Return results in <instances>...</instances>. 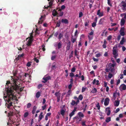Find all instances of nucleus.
<instances>
[{"label": "nucleus", "mask_w": 126, "mask_h": 126, "mask_svg": "<svg viewBox=\"0 0 126 126\" xmlns=\"http://www.w3.org/2000/svg\"><path fill=\"white\" fill-rule=\"evenodd\" d=\"M6 92L7 95L4 96V99L8 98V100L7 101L8 103H6L5 106L7 107L8 109H10L11 106H13L12 101L16 98V96L14 94V91L15 90L13 88H11L10 86L6 87Z\"/></svg>", "instance_id": "1"}, {"label": "nucleus", "mask_w": 126, "mask_h": 126, "mask_svg": "<svg viewBox=\"0 0 126 126\" xmlns=\"http://www.w3.org/2000/svg\"><path fill=\"white\" fill-rule=\"evenodd\" d=\"M18 77H17L16 78H12L11 79L13 82H12L11 86H10L11 88H13L15 90L17 91L18 90L19 88V86L16 84L17 81L19 79Z\"/></svg>", "instance_id": "2"}, {"label": "nucleus", "mask_w": 126, "mask_h": 126, "mask_svg": "<svg viewBox=\"0 0 126 126\" xmlns=\"http://www.w3.org/2000/svg\"><path fill=\"white\" fill-rule=\"evenodd\" d=\"M117 48V46L116 45L113 47V54L114 55V57L116 59L118 56V54L117 53L116 49Z\"/></svg>", "instance_id": "3"}, {"label": "nucleus", "mask_w": 126, "mask_h": 126, "mask_svg": "<svg viewBox=\"0 0 126 126\" xmlns=\"http://www.w3.org/2000/svg\"><path fill=\"white\" fill-rule=\"evenodd\" d=\"M115 66V64L109 63L108 65V68L109 70L111 72H113L114 70V67Z\"/></svg>", "instance_id": "4"}, {"label": "nucleus", "mask_w": 126, "mask_h": 126, "mask_svg": "<svg viewBox=\"0 0 126 126\" xmlns=\"http://www.w3.org/2000/svg\"><path fill=\"white\" fill-rule=\"evenodd\" d=\"M125 29L124 27H121L119 31V33L121 35L124 36L125 35Z\"/></svg>", "instance_id": "5"}, {"label": "nucleus", "mask_w": 126, "mask_h": 126, "mask_svg": "<svg viewBox=\"0 0 126 126\" xmlns=\"http://www.w3.org/2000/svg\"><path fill=\"white\" fill-rule=\"evenodd\" d=\"M121 6L122 7V9L123 10H126V2L124 1H122L121 3Z\"/></svg>", "instance_id": "6"}, {"label": "nucleus", "mask_w": 126, "mask_h": 126, "mask_svg": "<svg viewBox=\"0 0 126 126\" xmlns=\"http://www.w3.org/2000/svg\"><path fill=\"white\" fill-rule=\"evenodd\" d=\"M73 119L74 120H76V123H79V122L81 121V118L77 116L73 118Z\"/></svg>", "instance_id": "7"}, {"label": "nucleus", "mask_w": 126, "mask_h": 126, "mask_svg": "<svg viewBox=\"0 0 126 126\" xmlns=\"http://www.w3.org/2000/svg\"><path fill=\"white\" fill-rule=\"evenodd\" d=\"M33 41V39H29L27 42L26 45L28 47H30L32 45V44Z\"/></svg>", "instance_id": "8"}, {"label": "nucleus", "mask_w": 126, "mask_h": 126, "mask_svg": "<svg viewBox=\"0 0 126 126\" xmlns=\"http://www.w3.org/2000/svg\"><path fill=\"white\" fill-rule=\"evenodd\" d=\"M110 101V99L108 98H106L104 101V105L106 106L108 105Z\"/></svg>", "instance_id": "9"}, {"label": "nucleus", "mask_w": 126, "mask_h": 126, "mask_svg": "<svg viewBox=\"0 0 126 126\" xmlns=\"http://www.w3.org/2000/svg\"><path fill=\"white\" fill-rule=\"evenodd\" d=\"M68 42L67 44V46L66 47L67 50H69L70 49L71 47V42L69 40H68Z\"/></svg>", "instance_id": "10"}, {"label": "nucleus", "mask_w": 126, "mask_h": 126, "mask_svg": "<svg viewBox=\"0 0 126 126\" xmlns=\"http://www.w3.org/2000/svg\"><path fill=\"white\" fill-rule=\"evenodd\" d=\"M51 78L50 76H48L46 78H43V79L44 80L42 82L44 83H45L47 81V80L50 79Z\"/></svg>", "instance_id": "11"}, {"label": "nucleus", "mask_w": 126, "mask_h": 126, "mask_svg": "<svg viewBox=\"0 0 126 126\" xmlns=\"http://www.w3.org/2000/svg\"><path fill=\"white\" fill-rule=\"evenodd\" d=\"M54 1V0H51L49 2V6H47V7H46L45 6V7L46 9H48V7H51L52 6L53 3Z\"/></svg>", "instance_id": "12"}, {"label": "nucleus", "mask_w": 126, "mask_h": 126, "mask_svg": "<svg viewBox=\"0 0 126 126\" xmlns=\"http://www.w3.org/2000/svg\"><path fill=\"white\" fill-rule=\"evenodd\" d=\"M126 42V39L124 37H123L122 39L120 41V44L121 45H123L124 43Z\"/></svg>", "instance_id": "13"}, {"label": "nucleus", "mask_w": 126, "mask_h": 126, "mask_svg": "<svg viewBox=\"0 0 126 126\" xmlns=\"http://www.w3.org/2000/svg\"><path fill=\"white\" fill-rule=\"evenodd\" d=\"M43 112H41L39 116V118L38 120V121L39 122H40L43 117Z\"/></svg>", "instance_id": "14"}, {"label": "nucleus", "mask_w": 126, "mask_h": 126, "mask_svg": "<svg viewBox=\"0 0 126 126\" xmlns=\"http://www.w3.org/2000/svg\"><path fill=\"white\" fill-rule=\"evenodd\" d=\"M125 20L124 18H122L121 20L120 24L121 26H123L125 24Z\"/></svg>", "instance_id": "15"}, {"label": "nucleus", "mask_w": 126, "mask_h": 126, "mask_svg": "<svg viewBox=\"0 0 126 126\" xmlns=\"http://www.w3.org/2000/svg\"><path fill=\"white\" fill-rule=\"evenodd\" d=\"M96 82V85H98L100 84V83H99V81L98 80H96L95 79H94L92 82V83L93 84H95Z\"/></svg>", "instance_id": "16"}, {"label": "nucleus", "mask_w": 126, "mask_h": 126, "mask_svg": "<svg viewBox=\"0 0 126 126\" xmlns=\"http://www.w3.org/2000/svg\"><path fill=\"white\" fill-rule=\"evenodd\" d=\"M58 13H57L55 9L53 10L52 12V15L54 16H58Z\"/></svg>", "instance_id": "17"}, {"label": "nucleus", "mask_w": 126, "mask_h": 126, "mask_svg": "<svg viewBox=\"0 0 126 126\" xmlns=\"http://www.w3.org/2000/svg\"><path fill=\"white\" fill-rule=\"evenodd\" d=\"M97 15L99 16H101L103 15V12H100V10L99 9L97 12Z\"/></svg>", "instance_id": "18"}, {"label": "nucleus", "mask_w": 126, "mask_h": 126, "mask_svg": "<svg viewBox=\"0 0 126 126\" xmlns=\"http://www.w3.org/2000/svg\"><path fill=\"white\" fill-rule=\"evenodd\" d=\"M120 101L119 100H116L114 103V105L115 106H118L119 104Z\"/></svg>", "instance_id": "19"}, {"label": "nucleus", "mask_w": 126, "mask_h": 126, "mask_svg": "<svg viewBox=\"0 0 126 126\" xmlns=\"http://www.w3.org/2000/svg\"><path fill=\"white\" fill-rule=\"evenodd\" d=\"M63 33H59L58 37V39L60 40H61V38L63 37Z\"/></svg>", "instance_id": "20"}, {"label": "nucleus", "mask_w": 126, "mask_h": 126, "mask_svg": "<svg viewBox=\"0 0 126 126\" xmlns=\"http://www.w3.org/2000/svg\"><path fill=\"white\" fill-rule=\"evenodd\" d=\"M120 87L122 88V89L123 90H125L126 89V85L124 84L121 85Z\"/></svg>", "instance_id": "21"}, {"label": "nucleus", "mask_w": 126, "mask_h": 126, "mask_svg": "<svg viewBox=\"0 0 126 126\" xmlns=\"http://www.w3.org/2000/svg\"><path fill=\"white\" fill-rule=\"evenodd\" d=\"M61 22L62 23H64L65 24H68V21L66 19H62L61 20Z\"/></svg>", "instance_id": "22"}, {"label": "nucleus", "mask_w": 126, "mask_h": 126, "mask_svg": "<svg viewBox=\"0 0 126 126\" xmlns=\"http://www.w3.org/2000/svg\"><path fill=\"white\" fill-rule=\"evenodd\" d=\"M62 43L61 42H58L57 44L58 48L59 49L61 48L62 47Z\"/></svg>", "instance_id": "23"}, {"label": "nucleus", "mask_w": 126, "mask_h": 126, "mask_svg": "<svg viewBox=\"0 0 126 126\" xmlns=\"http://www.w3.org/2000/svg\"><path fill=\"white\" fill-rule=\"evenodd\" d=\"M32 35H33V33L32 32V33H30V37L27 38L26 39V40H27L28 39H33V36Z\"/></svg>", "instance_id": "24"}, {"label": "nucleus", "mask_w": 126, "mask_h": 126, "mask_svg": "<svg viewBox=\"0 0 126 126\" xmlns=\"http://www.w3.org/2000/svg\"><path fill=\"white\" fill-rule=\"evenodd\" d=\"M77 40L76 38H74L73 37V36H72L71 38V41L73 43H74Z\"/></svg>", "instance_id": "25"}, {"label": "nucleus", "mask_w": 126, "mask_h": 126, "mask_svg": "<svg viewBox=\"0 0 126 126\" xmlns=\"http://www.w3.org/2000/svg\"><path fill=\"white\" fill-rule=\"evenodd\" d=\"M106 110L108 111V112L107 113V115H109L110 113V108L109 107L107 108L106 109Z\"/></svg>", "instance_id": "26"}, {"label": "nucleus", "mask_w": 126, "mask_h": 126, "mask_svg": "<svg viewBox=\"0 0 126 126\" xmlns=\"http://www.w3.org/2000/svg\"><path fill=\"white\" fill-rule=\"evenodd\" d=\"M61 23V20H58L57 22L56 27H59L60 26Z\"/></svg>", "instance_id": "27"}, {"label": "nucleus", "mask_w": 126, "mask_h": 126, "mask_svg": "<svg viewBox=\"0 0 126 126\" xmlns=\"http://www.w3.org/2000/svg\"><path fill=\"white\" fill-rule=\"evenodd\" d=\"M78 114L79 117L80 118L81 117H83L84 116L83 114L81 112H79L78 113Z\"/></svg>", "instance_id": "28"}, {"label": "nucleus", "mask_w": 126, "mask_h": 126, "mask_svg": "<svg viewBox=\"0 0 126 126\" xmlns=\"http://www.w3.org/2000/svg\"><path fill=\"white\" fill-rule=\"evenodd\" d=\"M60 12H59V13L58 14V16H62L63 15V12L61 11V10L59 11Z\"/></svg>", "instance_id": "29"}, {"label": "nucleus", "mask_w": 126, "mask_h": 126, "mask_svg": "<svg viewBox=\"0 0 126 126\" xmlns=\"http://www.w3.org/2000/svg\"><path fill=\"white\" fill-rule=\"evenodd\" d=\"M55 95L57 97H60V93L59 92H56L55 93Z\"/></svg>", "instance_id": "30"}, {"label": "nucleus", "mask_w": 126, "mask_h": 126, "mask_svg": "<svg viewBox=\"0 0 126 126\" xmlns=\"http://www.w3.org/2000/svg\"><path fill=\"white\" fill-rule=\"evenodd\" d=\"M13 111H10L8 113V116L9 117L13 116Z\"/></svg>", "instance_id": "31"}, {"label": "nucleus", "mask_w": 126, "mask_h": 126, "mask_svg": "<svg viewBox=\"0 0 126 126\" xmlns=\"http://www.w3.org/2000/svg\"><path fill=\"white\" fill-rule=\"evenodd\" d=\"M71 90H69L67 93V94H66V96H69L70 95V94H71Z\"/></svg>", "instance_id": "32"}, {"label": "nucleus", "mask_w": 126, "mask_h": 126, "mask_svg": "<svg viewBox=\"0 0 126 126\" xmlns=\"http://www.w3.org/2000/svg\"><path fill=\"white\" fill-rule=\"evenodd\" d=\"M40 96V93L39 92H38L36 93V97L38 98Z\"/></svg>", "instance_id": "33"}, {"label": "nucleus", "mask_w": 126, "mask_h": 126, "mask_svg": "<svg viewBox=\"0 0 126 126\" xmlns=\"http://www.w3.org/2000/svg\"><path fill=\"white\" fill-rule=\"evenodd\" d=\"M111 121V118L110 117H108L106 118V122L107 123H108Z\"/></svg>", "instance_id": "34"}, {"label": "nucleus", "mask_w": 126, "mask_h": 126, "mask_svg": "<svg viewBox=\"0 0 126 126\" xmlns=\"http://www.w3.org/2000/svg\"><path fill=\"white\" fill-rule=\"evenodd\" d=\"M97 91V90L96 89L94 88V89L92 90L91 92L92 93H94L96 92Z\"/></svg>", "instance_id": "35"}, {"label": "nucleus", "mask_w": 126, "mask_h": 126, "mask_svg": "<svg viewBox=\"0 0 126 126\" xmlns=\"http://www.w3.org/2000/svg\"><path fill=\"white\" fill-rule=\"evenodd\" d=\"M67 34V32H66L64 34L65 37L67 39H69V36Z\"/></svg>", "instance_id": "36"}, {"label": "nucleus", "mask_w": 126, "mask_h": 126, "mask_svg": "<svg viewBox=\"0 0 126 126\" xmlns=\"http://www.w3.org/2000/svg\"><path fill=\"white\" fill-rule=\"evenodd\" d=\"M83 98V96L82 95L80 94L79 96L78 99H79V100H82Z\"/></svg>", "instance_id": "37"}, {"label": "nucleus", "mask_w": 126, "mask_h": 126, "mask_svg": "<svg viewBox=\"0 0 126 126\" xmlns=\"http://www.w3.org/2000/svg\"><path fill=\"white\" fill-rule=\"evenodd\" d=\"M65 112V111L63 109L61 110V113L62 116H63L64 115Z\"/></svg>", "instance_id": "38"}, {"label": "nucleus", "mask_w": 126, "mask_h": 126, "mask_svg": "<svg viewBox=\"0 0 126 126\" xmlns=\"http://www.w3.org/2000/svg\"><path fill=\"white\" fill-rule=\"evenodd\" d=\"M65 6L64 5H62L61 7V9H60L58 11L62 10H63L65 9Z\"/></svg>", "instance_id": "39"}, {"label": "nucleus", "mask_w": 126, "mask_h": 126, "mask_svg": "<svg viewBox=\"0 0 126 126\" xmlns=\"http://www.w3.org/2000/svg\"><path fill=\"white\" fill-rule=\"evenodd\" d=\"M24 55V54L23 53H22V54L19 55L18 56V57L16 58V59H17V60H18L19 59V58L21 57H23Z\"/></svg>", "instance_id": "40"}, {"label": "nucleus", "mask_w": 126, "mask_h": 126, "mask_svg": "<svg viewBox=\"0 0 126 126\" xmlns=\"http://www.w3.org/2000/svg\"><path fill=\"white\" fill-rule=\"evenodd\" d=\"M75 112L73 111L69 114V116L70 117V119L71 117L75 114Z\"/></svg>", "instance_id": "41"}, {"label": "nucleus", "mask_w": 126, "mask_h": 126, "mask_svg": "<svg viewBox=\"0 0 126 126\" xmlns=\"http://www.w3.org/2000/svg\"><path fill=\"white\" fill-rule=\"evenodd\" d=\"M41 19H42V18L41 17H40V18H39V21L38 22V24H42V22H43V20H41Z\"/></svg>", "instance_id": "42"}, {"label": "nucleus", "mask_w": 126, "mask_h": 126, "mask_svg": "<svg viewBox=\"0 0 126 126\" xmlns=\"http://www.w3.org/2000/svg\"><path fill=\"white\" fill-rule=\"evenodd\" d=\"M89 24V21H86L84 23V25L85 26H88Z\"/></svg>", "instance_id": "43"}, {"label": "nucleus", "mask_w": 126, "mask_h": 126, "mask_svg": "<svg viewBox=\"0 0 126 126\" xmlns=\"http://www.w3.org/2000/svg\"><path fill=\"white\" fill-rule=\"evenodd\" d=\"M29 115V113L28 112H25L24 115V118L27 117Z\"/></svg>", "instance_id": "44"}, {"label": "nucleus", "mask_w": 126, "mask_h": 126, "mask_svg": "<svg viewBox=\"0 0 126 126\" xmlns=\"http://www.w3.org/2000/svg\"><path fill=\"white\" fill-rule=\"evenodd\" d=\"M76 103V102L74 100H72V102L71 103V104L72 106H74Z\"/></svg>", "instance_id": "45"}, {"label": "nucleus", "mask_w": 126, "mask_h": 126, "mask_svg": "<svg viewBox=\"0 0 126 126\" xmlns=\"http://www.w3.org/2000/svg\"><path fill=\"white\" fill-rule=\"evenodd\" d=\"M76 70V68L75 67H73L72 68L71 70V71L72 72H74Z\"/></svg>", "instance_id": "46"}, {"label": "nucleus", "mask_w": 126, "mask_h": 126, "mask_svg": "<svg viewBox=\"0 0 126 126\" xmlns=\"http://www.w3.org/2000/svg\"><path fill=\"white\" fill-rule=\"evenodd\" d=\"M69 76L71 78H72L74 77L75 76L74 74L72 72L70 73Z\"/></svg>", "instance_id": "47"}, {"label": "nucleus", "mask_w": 126, "mask_h": 126, "mask_svg": "<svg viewBox=\"0 0 126 126\" xmlns=\"http://www.w3.org/2000/svg\"><path fill=\"white\" fill-rule=\"evenodd\" d=\"M112 76V75L110 73H109L108 75V76L110 79L111 78Z\"/></svg>", "instance_id": "48"}, {"label": "nucleus", "mask_w": 126, "mask_h": 126, "mask_svg": "<svg viewBox=\"0 0 126 126\" xmlns=\"http://www.w3.org/2000/svg\"><path fill=\"white\" fill-rule=\"evenodd\" d=\"M103 20V19L101 18L100 20L99 21V22L98 24L99 25H101L102 24H103V21H102V20Z\"/></svg>", "instance_id": "49"}, {"label": "nucleus", "mask_w": 126, "mask_h": 126, "mask_svg": "<svg viewBox=\"0 0 126 126\" xmlns=\"http://www.w3.org/2000/svg\"><path fill=\"white\" fill-rule=\"evenodd\" d=\"M56 56L55 55L52 56L51 57V60H53L56 58Z\"/></svg>", "instance_id": "50"}, {"label": "nucleus", "mask_w": 126, "mask_h": 126, "mask_svg": "<svg viewBox=\"0 0 126 126\" xmlns=\"http://www.w3.org/2000/svg\"><path fill=\"white\" fill-rule=\"evenodd\" d=\"M56 65H52L51 66V69H52L53 70L54 69H56Z\"/></svg>", "instance_id": "51"}, {"label": "nucleus", "mask_w": 126, "mask_h": 126, "mask_svg": "<svg viewBox=\"0 0 126 126\" xmlns=\"http://www.w3.org/2000/svg\"><path fill=\"white\" fill-rule=\"evenodd\" d=\"M83 15V14L82 12H80L79 14V18L81 17Z\"/></svg>", "instance_id": "52"}, {"label": "nucleus", "mask_w": 126, "mask_h": 126, "mask_svg": "<svg viewBox=\"0 0 126 126\" xmlns=\"http://www.w3.org/2000/svg\"><path fill=\"white\" fill-rule=\"evenodd\" d=\"M85 122L86 121H82L81 122V124L82 126H86V125L85 124Z\"/></svg>", "instance_id": "53"}, {"label": "nucleus", "mask_w": 126, "mask_h": 126, "mask_svg": "<svg viewBox=\"0 0 126 126\" xmlns=\"http://www.w3.org/2000/svg\"><path fill=\"white\" fill-rule=\"evenodd\" d=\"M96 22H93L92 23V26L93 27H95L96 25Z\"/></svg>", "instance_id": "54"}, {"label": "nucleus", "mask_w": 126, "mask_h": 126, "mask_svg": "<svg viewBox=\"0 0 126 126\" xmlns=\"http://www.w3.org/2000/svg\"><path fill=\"white\" fill-rule=\"evenodd\" d=\"M108 1V4L110 6H112V4L111 3H110V0H107Z\"/></svg>", "instance_id": "55"}, {"label": "nucleus", "mask_w": 126, "mask_h": 126, "mask_svg": "<svg viewBox=\"0 0 126 126\" xmlns=\"http://www.w3.org/2000/svg\"><path fill=\"white\" fill-rule=\"evenodd\" d=\"M31 63L30 62H29L27 63L26 65L27 66L29 67L31 66Z\"/></svg>", "instance_id": "56"}, {"label": "nucleus", "mask_w": 126, "mask_h": 126, "mask_svg": "<svg viewBox=\"0 0 126 126\" xmlns=\"http://www.w3.org/2000/svg\"><path fill=\"white\" fill-rule=\"evenodd\" d=\"M73 53H74V52H73V51H72L71 52V54L69 55V57H70V58L71 57H73Z\"/></svg>", "instance_id": "57"}, {"label": "nucleus", "mask_w": 126, "mask_h": 126, "mask_svg": "<svg viewBox=\"0 0 126 126\" xmlns=\"http://www.w3.org/2000/svg\"><path fill=\"white\" fill-rule=\"evenodd\" d=\"M31 106V104L30 103H29L27 105V107L28 108H29Z\"/></svg>", "instance_id": "58"}, {"label": "nucleus", "mask_w": 126, "mask_h": 126, "mask_svg": "<svg viewBox=\"0 0 126 126\" xmlns=\"http://www.w3.org/2000/svg\"><path fill=\"white\" fill-rule=\"evenodd\" d=\"M112 37V36L111 35L109 36L107 38V40H110L111 39Z\"/></svg>", "instance_id": "59"}, {"label": "nucleus", "mask_w": 126, "mask_h": 126, "mask_svg": "<svg viewBox=\"0 0 126 126\" xmlns=\"http://www.w3.org/2000/svg\"><path fill=\"white\" fill-rule=\"evenodd\" d=\"M42 50L43 51H45L46 50V49L45 48V46L44 45H43L42 46Z\"/></svg>", "instance_id": "60"}, {"label": "nucleus", "mask_w": 126, "mask_h": 126, "mask_svg": "<svg viewBox=\"0 0 126 126\" xmlns=\"http://www.w3.org/2000/svg\"><path fill=\"white\" fill-rule=\"evenodd\" d=\"M92 59L94 61H95V62H97L98 60V59H96L94 57H93L92 58Z\"/></svg>", "instance_id": "61"}, {"label": "nucleus", "mask_w": 126, "mask_h": 126, "mask_svg": "<svg viewBox=\"0 0 126 126\" xmlns=\"http://www.w3.org/2000/svg\"><path fill=\"white\" fill-rule=\"evenodd\" d=\"M96 107L97 108V109L98 110H99L100 109V106L99 105V103H98L96 105Z\"/></svg>", "instance_id": "62"}, {"label": "nucleus", "mask_w": 126, "mask_h": 126, "mask_svg": "<svg viewBox=\"0 0 126 126\" xmlns=\"http://www.w3.org/2000/svg\"><path fill=\"white\" fill-rule=\"evenodd\" d=\"M74 81L73 79L72 78L70 79V83L71 84H73Z\"/></svg>", "instance_id": "63"}, {"label": "nucleus", "mask_w": 126, "mask_h": 126, "mask_svg": "<svg viewBox=\"0 0 126 126\" xmlns=\"http://www.w3.org/2000/svg\"><path fill=\"white\" fill-rule=\"evenodd\" d=\"M34 61H35L36 63H38L39 62V60L37 59L36 58H35L34 59Z\"/></svg>", "instance_id": "64"}]
</instances>
